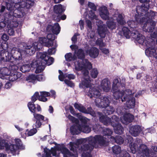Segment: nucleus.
<instances>
[{
    "mask_svg": "<svg viewBox=\"0 0 157 157\" xmlns=\"http://www.w3.org/2000/svg\"><path fill=\"white\" fill-rule=\"evenodd\" d=\"M112 133L111 129L106 128L103 130V136L98 135L78 140L77 143L83 145L78 149L79 152L82 153V157H92L90 152L94 147L106 145L110 137H113L111 136Z\"/></svg>",
    "mask_w": 157,
    "mask_h": 157,
    "instance_id": "f257e3e1",
    "label": "nucleus"
},
{
    "mask_svg": "<svg viewBox=\"0 0 157 157\" xmlns=\"http://www.w3.org/2000/svg\"><path fill=\"white\" fill-rule=\"evenodd\" d=\"M70 48L72 50H75L74 56H77L78 59L76 58V61L74 63L75 69L77 71H81L83 74V77L81 82L79 84L80 88L85 89L91 86V79L89 75L88 69L92 68V65L87 59H83L85 55L83 51L81 49H78L77 52L76 51L78 48L75 45H71Z\"/></svg>",
    "mask_w": 157,
    "mask_h": 157,
    "instance_id": "f03ea898",
    "label": "nucleus"
},
{
    "mask_svg": "<svg viewBox=\"0 0 157 157\" xmlns=\"http://www.w3.org/2000/svg\"><path fill=\"white\" fill-rule=\"evenodd\" d=\"M125 83H121L118 79L114 80L112 88L113 96L116 100L121 98L122 102L126 101V106L130 109L133 108L135 105V100L134 97V93L130 90L123 91Z\"/></svg>",
    "mask_w": 157,
    "mask_h": 157,
    "instance_id": "7ed1b4c3",
    "label": "nucleus"
},
{
    "mask_svg": "<svg viewBox=\"0 0 157 157\" xmlns=\"http://www.w3.org/2000/svg\"><path fill=\"white\" fill-rule=\"evenodd\" d=\"M47 38L45 37H39L40 42H34L32 46H31L23 42L21 45V47L22 46L25 48L26 49V52L27 54L30 56H31L35 53L36 51L38 50L41 48L42 44L47 47H53L52 48L49 49L48 52L49 55L53 54L56 52V48L57 47L56 41L54 40L56 36L54 34H48L47 35Z\"/></svg>",
    "mask_w": 157,
    "mask_h": 157,
    "instance_id": "20e7f679",
    "label": "nucleus"
},
{
    "mask_svg": "<svg viewBox=\"0 0 157 157\" xmlns=\"http://www.w3.org/2000/svg\"><path fill=\"white\" fill-rule=\"evenodd\" d=\"M155 17V13L154 11H151L149 13H146L144 17H142L140 16V19L136 17V22L131 20L128 21L127 24L131 28V30L133 31L135 30L134 28L136 26L137 23L141 24L145 22L143 28V31L149 33L153 32L151 34V36L152 38H155L157 37V28H155L156 22L153 19H154Z\"/></svg>",
    "mask_w": 157,
    "mask_h": 157,
    "instance_id": "39448f33",
    "label": "nucleus"
},
{
    "mask_svg": "<svg viewBox=\"0 0 157 157\" xmlns=\"http://www.w3.org/2000/svg\"><path fill=\"white\" fill-rule=\"evenodd\" d=\"M90 87L84 89L86 94L90 98L94 97L96 98L95 101L97 106L100 108L105 107L104 113L106 114H112L114 111V109L111 106H108L110 102L109 97L101 96L100 90L98 87L91 88Z\"/></svg>",
    "mask_w": 157,
    "mask_h": 157,
    "instance_id": "423d86ee",
    "label": "nucleus"
},
{
    "mask_svg": "<svg viewBox=\"0 0 157 157\" xmlns=\"http://www.w3.org/2000/svg\"><path fill=\"white\" fill-rule=\"evenodd\" d=\"M9 13H5L4 17L5 22L6 23L7 28H15L18 25L17 18H20L23 16L22 9L24 8H16L13 4L4 2Z\"/></svg>",
    "mask_w": 157,
    "mask_h": 157,
    "instance_id": "0eeeda50",
    "label": "nucleus"
},
{
    "mask_svg": "<svg viewBox=\"0 0 157 157\" xmlns=\"http://www.w3.org/2000/svg\"><path fill=\"white\" fill-rule=\"evenodd\" d=\"M81 144L77 143V140L76 143L70 142L69 144V148L73 153H71L66 148L63 146L57 148H52L51 150H47L46 152V156L48 157H51V155L55 157H59L60 152H61L64 157H78L77 149L79 147Z\"/></svg>",
    "mask_w": 157,
    "mask_h": 157,
    "instance_id": "6e6552de",
    "label": "nucleus"
},
{
    "mask_svg": "<svg viewBox=\"0 0 157 157\" xmlns=\"http://www.w3.org/2000/svg\"><path fill=\"white\" fill-rule=\"evenodd\" d=\"M76 117L81 121V124L78 123V120L71 115H69L67 117L72 122L75 123L76 125H73L70 128V131L73 135L78 134L80 132L85 133H88L91 131V128L89 127L87 122L88 119L82 116L81 113H77Z\"/></svg>",
    "mask_w": 157,
    "mask_h": 157,
    "instance_id": "1a4fd4ad",
    "label": "nucleus"
},
{
    "mask_svg": "<svg viewBox=\"0 0 157 157\" xmlns=\"http://www.w3.org/2000/svg\"><path fill=\"white\" fill-rule=\"evenodd\" d=\"M36 57L37 59L34 60L31 65L32 67H36L35 72L36 73L43 71L45 65H50L54 62V59L52 57L49 58L48 55L46 52H37Z\"/></svg>",
    "mask_w": 157,
    "mask_h": 157,
    "instance_id": "9d476101",
    "label": "nucleus"
},
{
    "mask_svg": "<svg viewBox=\"0 0 157 157\" xmlns=\"http://www.w3.org/2000/svg\"><path fill=\"white\" fill-rule=\"evenodd\" d=\"M5 148L6 151L8 153L15 155L18 149H24L25 147L22 145L21 141L19 138H11L9 142L2 140L0 141V149Z\"/></svg>",
    "mask_w": 157,
    "mask_h": 157,
    "instance_id": "9b49d317",
    "label": "nucleus"
},
{
    "mask_svg": "<svg viewBox=\"0 0 157 157\" xmlns=\"http://www.w3.org/2000/svg\"><path fill=\"white\" fill-rule=\"evenodd\" d=\"M98 114L100 121L104 124L106 125L111 124L113 127L114 132L117 134H119L123 133L124 129L121 124L118 123L119 120L117 117L113 116L111 118H109L100 112H98Z\"/></svg>",
    "mask_w": 157,
    "mask_h": 157,
    "instance_id": "f8f14e48",
    "label": "nucleus"
},
{
    "mask_svg": "<svg viewBox=\"0 0 157 157\" xmlns=\"http://www.w3.org/2000/svg\"><path fill=\"white\" fill-rule=\"evenodd\" d=\"M23 43V42L22 43L20 44L18 48H13L11 50V54H13L15 52L14 51H16L17 52V54L18 55V56L15 57V59L14 61H12L11 60L13 59H14L15 56L10 57V58H9L10 60L8 61L10 62H12L13 63L12 65L10 64L9 67V69L12 71H15L18 69V67L16 65L17 61L20 60L21 59L22 56L23 55L25 54L26 53L27 54L26 52L27 49L25 48L22 46L21 47V45ZM10 57V56H9V57ZM18 63H17V64Z\"/></svg>",
    "mask_w": 157,
    "mask_h": 157,
    "instance_id": "ddd939ff",
    "label": "nucleus"
},
{
    "mask_svg": "<svg viewBox=\"0 0 157 157\" xmlns=\"http://www.w3.org/2000/svg\"><path fill=\"white\" fill-rule=\"evenodd\" d=\"M85 18L86 19H89L91 20L95 19L97 21L96 23L98 26V33L101 37H105L108 30L103 22L101 20H98V17L95 14L94 12L91 10L89 11L88 14L86 15Z\"/></svg>",
    "mask_w": 157,
    "mask_h": 157,
    "instance_id": "4468645a",
    "label": "nucleus"
},
{
    "mask_svg": "<svg viewBox=\"0 0 157 157\" xmlns=\"http://www.w3.org/2000/svg\"><path fill=\"white\" fill-rule=\"evenodd\" d=\"M122 31L124 35L126 38H129L131 37L140 44H142L145 42L144 37L136 30L132 31L131 29H129L127 27H123Z\"/></svg>",
    "mask_w": 157,
    "mask_h": 157,
    "instance_id": "2eb2a0df",
    "label": "nucleus"
},
{
    "mask_svg": "<svg viewBox=\"0 0 157 157\" xmlns=\"http://www.w3.org/2000/svg\"><path fill=\"white\" fill-rule=\"evenodd\" d=\"M4 2H8L10 4L14 5L16 8H30L34 4V2L31 0H27V2H25V0H3Z\"/></svg>",
    "mask_w": 157,
    "mask_h": 157,
    "instance_id": "dca6fc26",
    "label": "nucleus"
},
{
    "mask_svg": "<svg viewBox=\"0 0 157 157\" xmlns=\"http://www.w3.org/2000/svg\"><path fill=\"white\" fill-rule=\"evenodd\" d=\"M95 33L94 31H91V32H89L87 33V36L89 38L91 39V41L95 42V44L99 46L100 47V49L103 53L105 55H108L109 53V49L105 48H102L105 46V44L103 42L102 40L101 39H98L95 41L96 38L95 36Z\"/></svg>",
    "mask_w": 157,
    "mask_h": 157,
    "instance_id": "f3484780",
    "label": "nucleus"
},
{
    "mask_svg": "<svg viewBox=\"0 0 157 157\" xmlns=\"http://www.w3.org/2000/svg\"><path fill=\"white\" fill-rule=\"evenodd\" d=\"M126 141L129 143V147L131 150L133 154H135L137 151L138 149V145L137 144H139L142 141L140 139L137 138L136 140V143H133V139L132 137L130 136H127Z\"/></svg>",
    "mask_w": 157,
    "mask_h": 157,
    "instance_id": "a211bd4d",
    "label": "nucleus"
},
{
    "mask_svg": "<svg viewBox=\"0 0 157 157\" xmlns=\"http://www.w3.org/2000/svg\"><path fill=\"white\" fill-rule=\"evenodd\" d=\"M150 155V151L146 146L144 144H141L139 148V152L137 156L138 157L145 156L148 157Z\"/></svg>",
    "mask_w": 157,
    "mask_h": 157,
    "instance_id": "6ab92c4d",
    "label": "nucleus"
},
{
    "mask_svg": "<svg viewBox=\"0 0 157 157\" xmlns=\"http://www.w3.org/2000/svg\"><path fill=\"white\" fill-rule=\"evenodd\" d=\"M99 11L100 17L105 20L109 18V13L107 8L104 6H102L99 9Z\"/></svg>",
    "mask_w": 157,
    "mask_h": 157,
    "instance_id": "aec40b11",
    "label": "nucleus"
},
{
    "mask_svg": "<svg viewBox=\"0 0 157 157\" xmlns=\"http://www.w3.org/2000/svg\"><path fill=\"white\" fill-rule=\"evenodd\" d=\"M60 29V27L58 23H55L53 26L48 25L46 28L47 31L52 32L53 33L56 34H58L59 33Z\"/></svg>",
    "mask_w": 157,
    "mask_h": 157,
    "instance_id": "412c9836",
    "label": "nucleus"
},
{
    "mask_svg": "<svg viewBox=\"0 0 157 157\" xmlns=\"http://www.w3.org/2000/svg\"><path fill=\"white\" fill-rule=\"evenodd\" d=\"M134 119V116L129 113H127L124 115L123 117H121V122L125 124H127L132 122Z\"/></svg>",
    "mask_w": 157,
    "mask_h": 157,
    "instance_id": "4be33fe9",
    "label": "nucleus"
},
{
    "mask_svg": "<svg viewBox=\"0 0 157 157\" xmlns=\"http://www.w3.org/2000/svg\"><path fill=\"white\" fill-rule=\"evenodd\" d=\"M100 87L104 91L108 92L111 89L110 82L108 79H104L102 81Z\"/></svg>",
    "mask_w": 157,
    "mask_h": 157,
    "instance_id": "5701e85b",
    "label": "nucleus"
},
{
    "mask_svg": "<svg viewBox=\"0 0 157 157\" xmlns=\"http://www.w3.org/2000/svg\"><path fill=\"white\" fill-rule=\"evenodd\" d=\"M141 130V128L138 125H135L131 127L130 128L129 132L134 136H137Z\"/></svg>",
    "mask_w": 157,
    "mask_h": 157,
    "instance_id": "b1692460",
    "label": "nucleus"
},
{
    "mask_svg": "<svg viewBox=\"0 0 157 157\" xmlns=\"http://www.w3.org/2000/svg\"><path fill=\"white\" fill-rule=\"evenodd\" d=\"M6 10L5 6L2 5L1 7L0 10V14L3 13ZM5 17V14L4 15H1L0 14V29H2L5 27L6 25V22H5L4 17Z\"/></svg>",
    "mask_w": 157,
    "mask_h": 157,
    "instance_id": "393cba45",
    "label": "nucleus"
},
{
    "mask_svg": "<svg viewBox=\"0 0 157 157\" xmlns=\"http://www.w3.org/2000/svg\"><path fill=\"white\" fill-rule=\"evenodd\" d=\"M37 132V130L36 128H33L32 129L29 130L27 129L26 132L24 133H21V137L25 139L26 136H33Z\"/></svg>",
    "mask_w": 157,
    "mask_h": 157,
    "instance_id": "a878e982",
    "label": "nucleus"
},
{
    "mask_svg": "<svg viewBox=\"0 0 157 157\" xmlns=\"http://www.w3.org/2000/svg\"><path fill=\"white\" fill-rule=\"evenodd\" d=\"M86 52L87 53L89 54L91 57L93 58H96L99 55V50L95 47L92 48L90 50H87Z\"/></svg>",
    "mask_w": 157,
    "mask_h": 157,
    "instance_id": "bb28decb",
    "label": "nucleus"
},
{
    "mask_svg": "<svg viewBox=\"0 0 157 157\" xmlns=\"http://www.w3.org/2000/svg\"><path fill=\"white\" fill-rule=\"evenodd\" d=\"M147 47L145 51L146 55L148 56H155V50L153 48L149 47L147 44H146Z\"/></svg>",
    "mask_w": 157,
    "mask_h": 157,
    "instance_id": "cd10ccee",
    "label": "nucleus"
},
{
    "mask_svg": "<svg viewBox=\"0 0 157 157\" xmlns=\"http://www.w3.org/2000/svg\"><path fill=\"white\" fill-rule=\"evenodd\" d=\"M50 95V93L49 92L43 91L40 92V95L39 97V100L41 101L45 102L47 100L46 97Z\"/></svg>",
    "mask_w": 157,
    "mask_h": 157,
    "instance_id": "c85d7f7f",
    "label": "nucleus"
},
{
    "mask_svg": "<svg viewBox=\"0 0 157 157\" xmlns=\"http://www.w3.org/2000/svg\"><path fill=\"white\" fill-rule=\"evenodd\" d=\"M64 10V8H63L61 4L56 5L54 7V12L58 14H60Z\"/></svg>",
    "mask_w": 157,
    "mask_h": 157,
    "instance_id": "c756f323",
    "label": "nucleus"
},
{
    "mask_svg": "<svg viewBox=\"0 0 157 157\" xmlns=\"http://www.w3.org/2000/svg\"><path fill=\"white\" fill-rule=\"evenodd\" d=\"M33 115L34 118L36 120V121H39L42 122L46 121L47 122H48V119L41 114H37L36 112L34 113Z\"/></svg>",
    "mask_w": 157,
    "mask_h": 157,
    "instance_id": "7c9ffc66",
    "label": "nucleus"
},
{
    "mask_svg": "<svg viewBox=\"0 0 157 157\" xmlns=\"http://www.w3.org/2000/svg\"><path fill=\"white\" fill-rule=\"evenodd\" d=\"M5 51H2L0 53V63H1L2 62H7L9 61V52H6L5 57H4V52Z\"/></svg>",
    "mask_w": 157,
    "mask_h": 157,
    "instance_id": "2f4dec72",
    "label": "nucleus"
},
{
    "mask_svg": "<svg viewBox=\"0 0 157 157\" xmlns=\"http://www.w3.org/2000/svg\"><path fill=\"white\" fill-rule=\"evenodd\" d=\"M110 141L112 142H115L117 144H121L124 142V140L120 136H117L115 138L110 137Z\"/></svg>",
    "mask_w": 157,
    "mask_h": 157,
    "instance_id": "473e14b6",
    "label": "nucleus"
},
{
    "mask_svg": "<svg viewBox=\"0 0 157 157\" xmlns=\"http://www.w3.org/2000/svg\"><path fill=\"white\" fill-rule=\"evenodd\" d=\"M21 76V73L17 72H14L9 77V79L12 81H14L20 78Z\"/></svg>",
    "mask_w": 157,
    "mask_h": 157,
    "instance_id": "72a5a7b5",
    "label": "nucleus"
},
{
    "mask_svg": "<svg viewBox=\"0 0 157 157\" xmlns=\"http://www.w3.org/2000/svg\"><path fill=\"white\" fill-rule=\"evenodd\" d=\"M34 61L33 60L32 63L30 64V67L29 65V64H25L23 65L20 68V71L23 73H25L26 72L29 71L31 69V68H33L32 70L35 68V67H32L31 65L33 61Z\"/></svg>",
    "mask_w": 157,
    "mask_h": 157,
    "instance_id": "f704fd0d",
    "label": "nucleus"
},
{
    "mask_svg": "<svg viewBox=\"0 0 157 157\" xmlns=\"http://www.w3.org/2000/svg\"><path fill=\"white\" fill-rule=\"evenodd\" d=\"M106 24L108 28L111 30L115 29L116 28V23L113 20L108 21L106 22Z\"/></svg>",
    "mask_w": 157,
    "mask_h": 157,
    "instance_id": "c9c22d12",
    "label": "nucleus"
},
{
    "mask_svg": "<svg viewBox=\"0 0 157 157\" xmlns=\"http://www.w3.org/2000/svg\"><path fill=\"white\" fill-rule=\"evenodd\" d=\"M118 23L121 25H124L126 24L124 18V16L121 14H119L117 18Z\"/></svg>",
    "mask_w": 157,
    "mask_h": 157,
    "instance_id": "e433bc0d",
    "label": "nucleus"
},
{
    "mask_svg": "<svg viewBox=\"0 0 157 157\" xmlns=\"http://www.w3.org/2000/svg\"><path fill=\"white\" fill-rule=\"evenodd\" d=\"M112 151L115 155H120L122 151H121V147L115 145L113 146L112 148Z\"/></svg>",
    "mask_w": 157,
    "mask_h": 157,
    "instance_id": "4c0bfd02",
    "label": "nucleus"
},
{
    "mask_svg": "<svg viewBox=\"0 0 157 157\" xmlns=\"http://www.w3.org/2000/svg\"><path fill=\"white\" fill-rule=\"evenodd\" d=\"M139 1L141 2L142 3L146 2V8H144L145 10L142 11L143 13H141V14L140 15L141 16H143V15L142 14H144V13H145V15L146 14V13H150L151 11H151L150 12H147V10H148V8L149 7V4L148 3L150 1L149 0H139Z\"/></svg>",
    "mask_w": 157,
    "mask_h": 157,
    "instance_id": "58836bf2",
    "label": "nucleus"
},
{
    "mask_svg": "<svg viewBox=\"0 0 157 157\" xmlns=\"http://www.w3.org/2000/svg\"><path fill=\"white\" fill-rule=\"evenodd\" d=\"M65 57L66 60L68 61L75 60L76 58V57H75V56H74V55L73 56L72 54L71 53L66 54L65 56Z\"/></svg>",
    "mask_w": 157,
    "mask_h": 157,
    "instance_id": "ea45409f",
    "label": "nucleus"
},
{
    "mask_svg": "<svg viewBox=\"0 0 157 157\" xmlns=\"http://www.w3.org/2000/svg\"><path fill=\"white\" fill-rule=\"evenodd\" d=\"M36 76L33 75H29L26 78V80L29 82L35 83L36 82Z\"/></svg>",
    "mask_w": 157,
    "mask_h": 157,
    "instance_id": "a19ab883",
    "label": "nucleus"
},
{
    "mask_svg": "<svg viewBox=\"0 0 157 157\" xmlns=\"http://www.w3.org/2000/svg\"><path fill=\"white\" fill-rule=\"evenodd\" d=\"M28 106L30 111L33 114L36 112V107L33 102H29L28 104Z\"/></svg>",
    "mask_w": 157,
    "mask_h": 157,
    "instance_id": "79ce46f5",
    "label": "nucleus"
},
{
    "mask_svg": "<svg viewBox=\"0 0 157 157\" xmlns=\"http://www.w3.org/2000/svg\"><path fill=\"white\" fill-rule=\"evenodd\" d=\"M98 74V71L96 68H94L90 71V75L92 78H96Z\"/></svg>",
    "mask_w": 157,
    "mask_h": 157,
    "instance_id": "37998d69",
    "label": "nucleus"
},
{
    "mask_svg": "<svg viewBox=\"0 0 157 157\" xmlns=\"http://www.w3.org/2000/svg\"><path fill=\"white\" fill-rule=\"evenodd\" d=\"M0 72L2 75H8L11 72L7 68L4 67L1 69Z\"/></svg>",
    "mask_w": 157,
    "mask_h": 157,
    "instance_id": "c03bdc74",
    "label": "nucleus"
},
{
    "mask_svg": "<svg viewBox=\"0 0 157 157\" xmlns=\"http://www.w3.org/2000/svg\"><path fill=\"white\" fill-rule=\"evenodd\" d=\"M74 106L76 109H77L80 112L82 113L83 112L84 107L81 104L76 103L75 104Z\"/></svg>",
    "mask_w": 157,
    "mask_h": 157,
    "instance_id": "a18cd8bd",
    "label": "nucleus"
},
{
    "mask_svg": "<svg viewBox=\"0 0 157 157\" xmlns=\"http://www.w3.org/2000/svg\"><path fill=\"white\" fill-rule=\"evenodd\" d=\"M83 113H90L93 116H95V114L93 112L92 109L91 107H88L87 109L84 107Z\"/></svg>",
    "mask_w": 157,
    "mask_h": 157,
    "instance_id": "49530a36",
    "label": "nucleus"
},
{
    "mask_svg": "<svg viewBox=\"0 0 157 157\" xmlns=\"http://www.w3.org/2000/svg\"><path fill=\"white\" fill-rule=\"evenodd\" d=\"M60 14H57L56 17H54V20L57 21H60V19L62 20H64L66 19V16L64 15L61 16Z\"/></svg>",
    "mask_w": 157,
    "mask_h": 157,
    "instance_id": "de8ad7c7",
    "label": "nucleus"
},
{
    "mask_svg": "<svg viewBox=\"0 0 157 157\" xmlns=\"http://www.w3.org/2000/svg\"><path fill=\"white\" fill-rule=\"evenodd\" d=\"M119 157H131L129 154L125 150H122L119 155Z\"/></svg>",
    "mask_w": 157,
    "mask_h": 157,
    "instance_id": "09e8293b",
    "label": "nucleus"
},
{
    "mask_svg": "<svg viewBox=\"0 0 157 157\" xmlns=\"http://www.w3.org/2000/svg\"><path fill=\"white\" fill-rule=\"evenodd\" d=\"M36 81H44L45 79V76L43 75H38L36 76Z\"/></svg>",
    "mask_w": 157,
    "mask_h": 157,
    "instance_id": "8fccbe9b",
    "label": "nucleus"
},
{
    "mask_svg": "<svg viewBox=\"0 0 157 157\" xmlns=\"http://www.w3.org/2000/svg\"><path fill=\"white\" fill-rule=\"evenodd\" d=\"M39 95L38 92H36L33 95L32 97V101L33 102L36 101L38 98L39 99Z\"/></svg>",
    "mask_w": 157,
    "mask_h": 157,
    "instance_id": "3c124183",
    "label": "nucleus"
},
{
    "mask_svg": "<svg viewBox=\"0 0 157 157\" xmlns=\"http://www.w3.org/2000/svg\"><path fill=\"white\" fill-rule=\"evenodd\" d=\"M59 71L60 74V75L59 76V79L61 81H63L64 79L66 78V77L65 76L66 75V74L63 75L61 71L59 70Z\"/></svg>",
    "mask_w": 157,
    "mask_h": 157,
    "instance_id": "603ef678",
    "label": "nucleus"
},
{
    "mask_svg": "<svg viewBox=\"0 0 157 157\" xmlns=\"http://www.w3.org/2000/svg\"><path fill=\"white\" fill-rule=\"evenodd\" d=\"M88 6H89V7H90L94 10H96L97 7L94 3L89 2L88 3Z\"/></svg>",
    "mask_w": 157,
    "mask_h": 157,
    "instance_id": "864d4df0",
    "label": "nucleus"
},
{
    "mask_svg": "<svg viewBox=\"0 0 157 157\" xmlns=\"http://www.w3.org/2000/svg\"><path fill=\"white\" fill-rule=\"evenodd\" d=\"M65 76L69 80H73L75 78V75L72 74H66V75H65Z\"/></svg>",
    "mask_w": 157,
    "mask_h": 157,
    "instance_id": "5fc2aeb1",
    "label": "nucleus"
},
{
    "mask_svg": "<svg viewBox=\"0 0 157 157\" xmlns=\"http://www.w3.org/2000/svg\"><path fill=\"white\" fill-rule=\"evenodd\" d=\"M64 82L68 86L71 87H73L74 86V84L71 81L68 80H65Z\"/></svg>",
    "mask_w": 157,
    "mask_h": 157,
    "instance_id": "6e6d98bb",
    "label": "nucleus"
},
{
    "mask_svg": "<svg viewBox=\"0 0 157 157\" xmlns=\"http://www.w3.org/2000/svg\"><path fill=\"white\" fill-rule=\"evenodd\" d=\"M7 30H8V33L10 36H13L14 34V32L13 30L14 28H7Z\"/></svg>",
    "mask_w": 157,
    "mask_h": 157,
    "instance_id": "4d7b16f0",
    "label": "nucleus"
},
{
    "mask_svg": "<svg viewBox=\"0 0 157 157\" xmlns=\"http://www.w3.org/2000/svg\"><path fill=\"white\" fill-rule=\"evenodd\" d=\"M100 129H101V127L98 124H95L93 126V129L95 132H97Z\"/></svg>",
    "mask_w": 157,
    "mask_h": 157,
    "instance_id": "13d9d810",
    "label": "nucleus"
},
{
    "mask_svg": "<svg viewBox=\"0 0 157 157\" xmlns=\"http://www.w3.org/2000/svg\"><path fill=\"white\" fill-rule=\"evenodd\" d=\"M42 122H43L40 121H36L35 124H34L36 128H40L42 125Z\"/></svg>",
    "mask_w": 157,
    "mask_h": 157,
    "instance_id": "bf43d9fd",
    "label": "nucleus"
},
{
    "mask_svg": "<svg viewBox=\"0 0 157 157\" xmlns=\"http://www.w3.org/2000/svg\"><path fill=\"white\" fill-rule=\"evenodd\" d=\"M86 25L89 29H91L92 28L91 22L90 20L87 19V20L86 21Z\"/></svg>",
    "mask_w": 157,
    "mask_h": 157,
    "instance_id": "052dcab7",
    "label": "nucleus"
},
{
    "mask_svg": "<svg viewBox=\"0 0 157 157\" xmlns=\"http://www.w3.org/2000/svg\"><path fill=\"white\" fill-rule=\"evenodd\" d=\"M79 36V34L78 33H75L74 36L72 37L71 39L72 41L74 43H75L77 41V36Z\"/></svg>",
    "mask_w": 157,
    "mask_h": 157,
    "instance_id": "680f3d73",
    "label": "nucleus"
},
{
    "mask_svg": "<svg viewBox=\"0 0 157 157\" xmlns=\"http://www.w3.org/2000/svg\"><path fill=\"white\" fill-rule=\"evenodd\" d=\"M2 39L4 41H7L9 39V36L6 34H3L1 37Z\"/></svg>",
    "mask_w": 157,
    "mask_h": 157,
    "instance_id": "e2e57ef3",
    "label": "nucleus"
},
{
    "mask_svg": "<svg viewBox=\"0 0 157 157\" xmlns=\"http://www.w3.org/2000/svg\"><path fill=\"white\" fill-rule=\"evenodd\" d=\"M11 85L10 82H8L6 83L5 87L7 89H9L11 87Z\"/></svg>",
    "mask_w": 157,
    "mask_h": 157,
    "instance_id": "0e129e2a",
    "label": "nucleus"
},
{
    "mask_svg": "<svg viewBox=\"0 0 157 157\" xmlns=\"http://www.w3.org/2000/svg\"><path fill=\"white\" fill-rule=\"evenodd\" d=\"M79 24L80 26V29L82 30L84 29V22L83 21L80 20L79 21Z\"/></svg>",
    "mask_w": 157,
    "mask_h": 157,
    "instance_id": "69168bd1",
    "label": "nucleus"
},
{
    "mask_svg": "<svg viewBox=\"0 0 157 157\" xmlns=\"http://www.w3.org/2000/svg\"><path fill=\"white\" fill-rule=\"evenodd\" d=\"M144 79L146 81H148L151 80L152 78L149 75H147L144 78Z\"/></svg>",
    "mask_w": 157,
    "mask_h": 157,
    "instance_id": "338daca9",
    "label": "nucleus"
},
{
    "mask_svg": "<svg viewBox=\"0 0 157 157\" xmlns=\"http://www.w3.org/2000/svg\"><path fill=\"white\" fill-rule=\"evenodd\" d=\"M15 128L19 131L21 132L23 130V129L20 128L19 126L17 125H15Z\"/></svg>",
    "mask_w": 157,
    "mask_h": 157,
    "instance_id": "774afa93",
    "label": "nucleus"
}]
</instances>
